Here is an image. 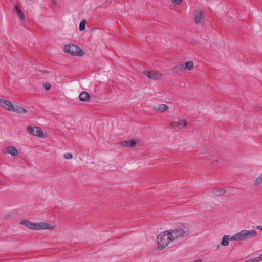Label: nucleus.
I'll return each mask as SVG.
<instances>
[{
  "label": "nucleus",
  "instance_id": "f257e3e1",
  "mask_svg": "<svg viewBox=\"0 0 262 262\" xmlns=\"http://www.w3.org/2000/svg\"><path fill=\"white\" fill-rule=\"evenodd\" d=\"M189 228L190 226L188 224H182L177 228L170 230V233H171V237L174 241L179 238L187 237L190 234Z\"/></svg>",
  "mask_w": 262,
  "mask_h": 262
},
{
  "label": "nucleus",
  "instance_id": "f03ea898",
  "mask_svg": "<svg viewBox=\"0 0 262 262\" xmlns=\"http://www.w3.org/2000/svg\"><path fill=\"white\" fill-rule=\"evenodd\" d=\"M171 235L170 231L166 230L162 232L157 236L158 244L157 250L161 251L166 248L171 242L174 241L171 237Z\"/></svg>",
  "mask_w": 262,
  "mask_h": 262
},
{
  "label": "nucleus",
  "instance_id": "7ed1b4c3",
  "mask_svg": "<svg viewBox=\"0 0 262 262\" xmlns=\"http://www.w3.org/2000/svg\"><path fill=\"white\" fill-rule=\"evenodd\" d=\"M64 51L73 56H82L84 54L83 50L74 44L66 45L64 47Z\"/></svg>",
  "mask_w": 262,
  "mask_h": 262
},
{
  "label": "nucleus",
  "instance_id": "20e7f679",
  "mask_svg": "<svg viewBox=\"0 0 262 262\" xmlns=\"http://www.w3.org/2000/svg\"><path fill=\"white\" fill-rule=\"evenodd\" d=\"M241 241L255 237L257 235V231L255 230H242L239 232Z\"/></svg>",
  "mask_w": 262,
  "mask_h": 262
},
{
  "label": "nucleus",
  "instance_id": "39448f33",
  "mask_svg": "<svg viewBox=\"0 0 262 262\" xmlns=\"http://www.w3.org/2000/svg\"><path fill=\"white\" fill-rule=\"evenodd\" d=\"M169 126L174 129L181 130L187 127V122L185 119L179 120L178 122L171 121L168 123Z\"/></svg>",
  "mask_w": 262,
  "mask_h": 262
},
{
  "label": "nucleus",
  "instance_id": "423d86ee",
  "mask_svg": "<svg viewBox=\"0 0 262 262\" xmlns=\"http://www.w3.org/2000/svg\"><path fill=\"white\" fill-rule=\"evenodd\" d=\"M55 226L45 222L35 223L34 230H53Z\"/></svg>",
  "mask_w": 262,
  "mask_h": 262
},
{
  "label": "nucleus",
  "instance_id": "0eeeda50",
  "mask_svg": "<svg viewBox=\"0 0 262 262\" xmlns=\"http://www.w3.org/2000/svg\"><path fill=\"white\" fill-rule=\"evenodd\" d=\"M143 73L146 76L154 80H159L161 77V74L158 71H144Z\"/></svg>",
  "mask_w": 262,
  "mask_h": 262
},
{
  "label": "nucleus",
  "instance_id": "6e6552de",
  "mask_svg": "<svg viewBox=\"0 0 262 262\" xmlns=\"http://www.w3.org/2000/svg\"><path fill=\"white\" fill-rule=\"evenodd\" d=\"M28 131L32 135L41 137L43 136V132L42 130L37 127H32L29 126L27 127Z\"/></svg>",
  "mask_w": 262,
  "mask_h": 262
},
{
  "label": "nucleus",
  "instance_id": "1a4fd4ad",
  "mask_svg": "<svg viewBox=\"0 0 262 262\" xmlns=\"http://www.w3.org/2000/svg\"><path fill=\"white\" fill-rule=\"evenodd\" d=\"M0 106L5 110L11 111L13 105L9 101L0 99Z\"/></svg>",
  "mask_w": 262,
  "mask_h": 262
},
{
  "label": "nucleus",
  "instance_id": "9d476101",
  "mask_svg": "<svg viewBox=\"0 0 262 262\" xmlns=\"http://www.w3.org/2000/svg\"><path fill=\"white\" fill-rule=\"evenodd\" d=\"M120 145L125 148L133 147L137 145V142L135 140L123 141L120 143Z\"/></svg>",
  "mask_w": 262,
  "mask_h": 262
},
{
  "label": "nucleus",
  "instance_id": "9b49d317",
  "mask_svg": "<svg viewBox=\"0 0 262 262\" xmlns=\"http://www.w3.org/2000/svg\"><path fill=\"white\" fill-rule=\"evenodd\" d=\"M11 110V111H13L20 114H25L27 112L26 109L18 105H13V108Z\"/></svg>",
  "mask_w": 262,
  "mask_h": 262
},
{
  "label": "nucleus",
  "instance_id": "f8f14e48",
  "mask_svg": "<svg viewBox=\"0 0 262 262\" xmlns=\"http://www.w3.org/2000/svg\"><path fill=\"white\" fill-rule=\"evenodd\" d=\"M14 11L16 13L17 16L20 17L21 20H24L25 19V15L18 6L15 5L14 6Z\"/></svg>",
  "mask_w": 262,
  "mask_h": 262
},
{
  "label": "nucleus",
  "instance_id": "ddd939ff",
  "mask_svg": "<svg viewBox=\"0 0 262 262\" xmlns=\"http://www.w3.org/2000/svg\"><path fill=\"white\" fill-rule=\"evenodd\" d=\"M79 98L81 101H89L90 99V96L87 92H82L79 95Z\"/></svg>",
  "mask_w": 262,
  "mask_h": 262
},
{
  "label": "nucleus",
  "instance_id": "4468645a",
  "mask_svg": "<svg viewBox=\"0 0 262 262\" xmlns=\"http://www.w3.org/2000/svg\"><path fill=\"white\" fill-rule=\"evenodd\" d=\"M20 224L25 225L30 229L34 230L35 223H34L28 220H24L21 221Z\"/></svg>",
  "mask_w": 262,
  "mask_h": 262
},
{
  "label": "nucleus",
  "instance_id": "2eb2a0df",
  "mask_svg": "<svg viewBox=\"0 0 262 262\" xmlns=\"http://www.w3.org/2000/svg\"><path fill=\"white\" fill-rule=\"evenodd\" d=\"M194 16L195 22L196 24H199L202 20L203 18L204 17L203 13L201 11H198L195 12Z\"/></svg>",
  "mask_w": 262,
  "mask_h": 262
},
{
  "label": "nucleus",
  "instance_id": "dca6fc26",
  "mask_svg": "<svg viewBox=\"0 0 262 262\" xmlns=\"http://www.w3.org/2000/svg\"><path fill=\"white\" fill-rule=\"evenodd\" d=\"M225 189L223 188H216L212 190V193L216 196H222L226 193Z\"/></svg>",
  "mask_w": 262,
  "mask_h": 262
},
{
  "label": "nucleus",
  "instance_id": "f3484780",
  "mask_svg": "<svg viewBox=\"0 0 262 262\" xmlns=\"http://www.w3.org/2000/svg\"><path fill=\"white\" fill-rule=\"evenodd\" d=\"M7 152L13 156H16L18 154V150L13 146H9L7 148Z\"/></svg>",
  "mask_w": 262,
  "mask_h": 262
},
{
  "label": "nucleus",
  "instance_id": "a211bd4d",
  "mask_svg": "<svg viewBox=\"0 0 262 262\" xmlns=\"http://www.w3.org/2000/svg\"><path fill=\"white\" fill-rule=\"evenodd\" d=\"M183 64L184 66V69L191 70L194 68V64L192 61H188Z\"/></svg>",
  "mask_w": 262,
  "mask_h": 262
},
{
  "label": "nucleus",
  "instance_id": "6ab92c4d",
  "mask_svg": "<svg viewBox=\"0 0 262 262\" xmlns=\"http://www.w3.org/2000/svg\"><path fill=\"white\" fill-rule=\"evenodd\" d=\"M229 235H225L223 236L222 238V242L221 243V245L223 246H226L229 244Z\"/></svg>",
  "mask_w": 262,
  "mask_h": 262
},
{
  "label": "nucleus",
  "instance_id": "aec40b11",
  "mask_svg": "<svg viewBox=\"0 0 262 262\" xmlns=\"http://www.w3.org/2000/svg\"><path fill=\"white\" fill-rule=\"evenodd\" d=\"M169 109V107L164 104H160L158 106V108L157 109H155L156 111H160L161 112L165 111L166 110H168Z\"/></svg>",
  "mask_w": 262,
  "mask_h": 262
},
{
  "label": "nucleus",
  "instance_id": "412c9836",
  "mask_svg": "<svg viewBox=\"0 0 262 262\" xmlns=\"http://www.w3.org/2000/svg\"><path fill=\"white\" fill-rule=\"evenodd\" d=\"M262 184V173L260 174L253 182V185L255 186H257Z\"/></svg>",
  "mask_w": 262,
  "mask_h": 262
},
{
  "label": "nucleus",
  "instance_id": "4be33fe9",
  "mask_svg": "<svg viewBox=\"0 0 262 262\" xmlns=\"http://www.w3.org/2000/svg\"><path fill=\"white\" fill-rule=\"evenodd\" d=\"M86 24V21L85 19L83 20L82 21H81L80 23V24H79L80 31H83L84 30H85Z\"/></svg>",
  "mask_w": 262,
  "mask_h": 262
},
{
  "label": "nucleus",
  "instance_id": "5701e85b",
  "mask_svg": "<svg viewBox=\"0 0 262 262\" xmlns=\"http://www.w3.org/2000/svg\"><path fill=\"white\" fill-rule=\"evenodd\" d=\"M229 239L230 241H241L239 232L232 236L230 238L229 237Z\"/></svg>",
  "mask_w": 262,
  "mask_h": 262
},
{
  "label": "nucleus",
  "instance_id": "b1692460",
  "mask_svg": "<svg viewBox=\"0 0 262 262\" xmlns=\"http://www.w3.org/2000/svg\"><path fill=\"white\" fill-rule=\"evenodd\" d=\"M173 70L176 72L182 71L184 70V66L183 64L176 66L173 68Z\"/></svg>",
  "mask_w": 262,
  "mask_h": 262
},
{
  "label": "nucleus",
  "instance_id": "393cba45",
  "mask_svg": "<svg viewBox=\"0 0 262 262\" xmlns=\"http://www.w3.org/2000/svg\"><path fill=\"white\" fill-rule=\"evenodd\" d=\"M43 86L46 90L48 91L50 89L51 85L50 83L46 82L43 84Z\"/></svg>",
  "mask_w": 262,
  "mask_h": 262
},
{
  "label": "nucleus",
  "instance_id": "a878e982",
  "mask_svg": "<svg viewBox=\"0 0 262 262\" xmlns=\"http://www.w3.org/2000/svg\"><path fill=\"white\" fill-rule=\"evenodd\" d=\"M64 157L66 159H71L72 158L73 155L71 153H66L64 155Z\"/></svg>",
  "mask_w": 262,
  "mask_h": 262
},
{
  "label": "nucleus",
  "instance_id": "bb28decb",
  "mask_svg": "<svg viewBox=\"0 0 262 262\" xmlns=\"http://www.w3.org/2000/svg\"><path fill=\"white\" fill-rule=\"evenodd\" d=\"M182 1V0H171L172 3L175 5H179Z\"/></svg>",
  "mask_w": 262,
  "mask_h": 262
},
{
  "label": "nucleus",
  "instance_id": "cd10ccee",
  "mask_svg": "<svg viewBox=\"0 0 262 262\" xmlns=\"http://www.w3.org/2000/svg\"><path fill=\"white\" fill-rule=\"evenodd\" d=\"M250 262H259L257 257L248 260Z\"/></svg>",
  "mask_w": 262,
  "mask_h": 262
},
{
  "label": "nucleus",
  "instance_id": "c85d7f7f",
  "mask_svg": "<svg viewBox=\"0 0 262 262\" xmlns=\"http://www.w3.org/2000/svg\"><path fill=\"white\" fill-rule=\"evenodd\" d=\"M216 159V157L213 155H210V160L212 161V162H214V160Z\"/></svg>",
  "mask_w": 262,
  "mask_h": 262
},
{
  "label": "nucleus",
  "instance_id": "c756f323",
  "mask_svg": "<svg viewBox=\"0 0 262 262\" xmlns=\"http://www.w3.org/2000/svg\"><path fill=\"white\" fill-rule=\"evenodd\" d=\"M39 71L41 73H46V74H49V72L48 71H47V70H39Z\"/></svg>",
  "mask_w": 262,
  "mask_h": 262
},
{
  "label": "nucleus",
  "instance_id": "7c9ffc66",
  "mask_svg": "<svg viewBox=\"0 0 262 262\" xmlns=\"http://www.w3.org/2000/svg\"><path fill=\"white\" fill-rule=\"evenodd\" d=\"M257 258H258V259L259 260V261L261 260H262V254H260L259 257H257Z\"/></svg>",
  "mask_w": 262,
  "mask_h": 262
},
{
  "label": "nucleus",
  "instance_id": "2f4dec72",
  "mask_svg": "<svg viewBox=\"0 0 262 262\" xmlns=\"http://www.w3.org/2000/svg\"><path fill=\"white\" fill-rule=\"evenodd\" d=\"M256 228L257 229H259V230H262V226H257L256 227Z\"/></svg>",
  "mask_w": 262,
  "mask_h": 262
},
{
  "label": "nucleus",
  "instance_id": "473e14b6",
  "mask_svg": "<svg viewBox=\"0 0 262 262\" xmlns=\"http://www.w3.org/2000/svg\"><path fill=\"white\" fill-rule=\"evenodd\" d=\"M52 3L55 5L57 4V1L56 0H52Z\"/></svg>",
  "mask_w": 262,
  "mask_h": 262
},
{
  "label": "nucleus",
  "instance_id": "72a5a7b5",
  "mask_svg": "<svg viewBox=\"0 0 262 262\" xmlns=\"http://www.w3.org/2000/svg\"><path fill=\"white\" fill-rule=\"evenodd\" d=\"M214 162H216V163H218L219 162V160L217 158H216L214 161Z\"/></svg>",
  "mask_w": 262,
  "mask_h": 262
},
{
  "label": "nucleus",
  "instance_id": "f704fd0d",
  "mask_svg": "<svg viewBox=\"0 0 262 262\" xmlns=\"http://www.w3.org/2000/svg\"><path fill=\"white\" fill-rule=\"evenodd\" d=\"M207 152H200V154H206Z\"/></svg>",
  "mask_w": 262,
  "mask_h": 262
}]
</instances>
